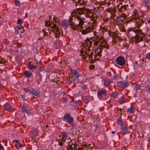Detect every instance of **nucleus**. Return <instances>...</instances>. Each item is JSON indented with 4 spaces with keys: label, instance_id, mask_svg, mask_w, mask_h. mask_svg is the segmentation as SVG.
<instances>
[{
    "label": "nucleus",
    "instance_id": "25",
    "mask_svg": "<svg viewBox=\"0 0 150 150\" xmlns=\"http://www.w3.org/2000/svg\"><path fill=\"white\" fill-rule=\"evenodd\" d=\"M111 81L110 80L108 79H105L104 82V85L106 86H107L110 84Z\"/></svg>",
    "mask_w": 150,
    "mask_h": 150
},
{
    "label": "nucleus",
    "instance_id": "40",
    "mask_svg": "<svg viewBox=\"0 0 150 150\" xmlns=\"http://www.w3.org/2000/svg\"><path fill=\"white\" fill-rule=\"evenodd\" d=\"M15 146L18 149L19 147H18L19 146V147H22V144L18 142V143L16 144Z\"/></svg>",
    "mask_w": 150,
    "mask_h": 150
},
{
    "label": "nucleus",
    "instance_id": "64",
    "mask_svg": "<svg viewBox=\"0 0 150 150\" xmlns=\"http://www.w3.org/2000/svg\"><path fill=\"white\" fill-rule=\"evenodd\" d=\"M79 5V4H78V2H76V6Z\"/></svg>",
    "mask_w": 150,
    "mask_h": 150
},
{
    "label": "nucleus",
    "instance_id": "48",
    "mask_svg": "<svg viewBox=\"0 0 150 150\" xmlns=\"http://www.w3.org/2000/svg\"><path fill=\"white\" fill-rule=\"evenodd\" d=\"M72 149H74L75 150V149L76 148V146L75 144H73L71 146Z\"/></svg>",
    "mask_w": 150,
    "mask_h": 150
},
{
    "label": "nucleus",
    "instance_id": "35",
    "mask_svg": "<svg viewBox=\"0 0 150 150\" xmlns=\"http://www.w3.org/2000/svg\"><path fill=\"white\" fill-rule=\"evenodd\" d=\"M150 4V1H147L145 2L144 6L147 8H149V5Z\"/></svg>",
    "mask_w": 150,
    "mask_h": 150
},
{
    "label": "nucleus",
    "instance_id": "55",
    "mask_svg": "<svg viewBox=\"0 0 150 150\" xmlns=\"http://www.w3.org/2000/svg\"><path fill=\"white\" fill-rule=\"evenodd\" d=\"M89 58L90 59H89L88 60L92 61V62H94V60L92 59V58H91V57H89ZM90 62H91L90 61Z\"/></svg>",
    "mask_w": 150,
    "mask_h": 150
},
{
    "label": "nucleus",
    "instance_id": "29",
    "mask_svg": "<svg viewBox=\"0 0 150 150\" xmlns=\"http://www.w3.org/2000/svg\"><path fill=\"white\" fill-rule=\"evenodd\" d=\"M86 3V1H84V0H79L78 1V4H79V5L83 6L85 5Z\"/></svg>",
    "mask_w": 150,
    "mask_h": 150
},
{
    "label": "nucleus",
    "instance_id": "5",
    "mask_svg": "<svg viewBox=\"0 0 150 150\" xmlns=\"http://www.w3.org/2000/svg\"><path fill=\"white\" fill-rule=\"evenodd\" d=\"M73 18H74L75 19H76L79 21V23L78 24L79 25L82 27L84 23H85V17L82 16L80 15H76Z\"/></svg>",
    "mask_w": 150,
    "mask_h": 150
},
{
    "label": "nucleus",
    "instance_id": "45",
    "mask_svg": "<svg viewBox=\"0 0 150 150\" xmlns=\"http://www.w3.org/2000/svg\"><path fill=\"white\" fill-rule=\"evenodd\" d=\"M23 23V21L21 19H18L17 20V24H20L22 23Z\"/></svg>",
    "mask_w": 150,
    "mask_h": 150
},
{
    "label": "nucleus",
    "instance_id": "61",
    "mask_svg": "<svg viewBox=\"0 0 150 150\" xmlns=\"http://www.w3.org/2000/svg\"><path fill=\"white\" fill-rule=\"evenodd\" d=\"M13 142H16V143H18V142H18V140H13Z\"/></svg>",
    "mask_w": 150,
    "mask_h": 150
},
{
    "label": "nucleus",
    "instance_id": "59",
    "mask_svg": "<svg viewBox=\"0 0 150 150\" xmlns=\"http://www.w3.org/2000/svg\"><path fill=\"white\" fill-rule=\"evenodd\" d=\"M100 40H101L102 41L103 40H105L104 39V38L103 36H101L100 37Z\"/></svg>",
    "mask_w": 150,
    "mask_h": 150
},
{
    "label": "nucleus",
    "instance_id": "15",
    "mask_svg": "<svg viewBox=\"0 0 150 150\" xmlns=\"http://www.w3.org/2000/svg\"><path fill=\"white\" fill-rule=\"evenodd\" d=\"M28 91L30 92V94H31L33 95H35L38 96L39 95L40 93L38 92L33 88H29L28 89Z\"/></svg>",
    "mask_w": 150,
    "mask_h": 150
},
{
    "label": "nucleus",
    "instance_id": "30",
    "mask_svg": "<svg viewBox=\"0 0 150 150\" xmlns=\"http://www.w3.org/2000/svg\"><path fill=\"white\" fill-rule=\"evenodd\" d=\"M133 31L135 32V33H138L139 35L140 34H141L142 33V31L141 30L138 29H133Z\"/></svg>",
    "mask_w": 150,
    "mask_h": 150
},
{
    "label": "nucleus",
    "instance_id": "41",
    "mask_svg": "<svg viewBox=\"0 0 150 150\" xmlns=\"http://www.w3.org/2000/svg\"><path fill=\"white\" fill-rule=\"evenodd\" d=\"M118 123L119 125H120L121 126L122 125L123 122L122 120H121V119H119L118 120Z\"/></svg>",
    "mask_w": 150,
    "mask_h": 150
},
{
    "label": "nucleus",
    "instance_id": "57",
    "mask_svg": "<svg viewBox=\"0 0 150 150\" xmlns=\"http://www.w3.org/2000/svg\"><path fill=\"white\" fill-rule=\"evenodd\" d=\"M0 150H4L3 147L0 144Z\"/></svg>",
    "mask_w": 150,
    "mask_h": 150
},
{
    "label": "nucleus",
    "instance_id": "37",
    "mask_svg": "<svg viewBox=\"0 0 150 150\" xmlns=\"http://www.w3.org/2000/svg\"><path fill=\"white\" fill-rule=\"evenodd\" d=\"M125 98L124 96H122L121 98V99L119 100V103L120 104H122L123 103H125L124 101Z\"/></svg>",
    "mask_w": 150,
    "mask_h": 150
},
{
    "label": "nucleus",
    "instance_id": "23",
    "mask_svg": "<svg viewBox=\"0 0 150 150\" xmlns=\"http://www.w3.org/2000/svg\"><path fill=\"white\" fill-rule=\"evenodd\" d=\"M4 109L6 110H9L11 109V107L8 103H6L4 105Z\"/></svg>",
    "mask_w": 150,
    "mask_h": 150
},
{
    "label": "nucleus",
    "instance_id": "16",
    "mask_svg": "<svg viewBox=\"0 0 150 150\" xmlns=\"http://www.w3.org/2000/svg\"><path fill=\"white\" fill-rule=\"evenodd\" d=\"M71 77L72 79L73 76H75L76 75V78L78 79L79 80V75L78 74V71L75 70H72L71 71Z\"/></svg>",
    "mask_w": 150,
    "mask_h": 150
},
{
    "label": "nucleus",
    "instance_id": "1",
    "mask_svg": "<svg viewBox=\"0 0 150 150\" xmlns=\"http://www.w3.org/2000/svg\"><path fill=\"white\" fill-rule=\"evenodd\" d=\"M85 10V13H86V14L85 15L86 16L87 18H90L92 21H93V23H95L98 18V17L96 13L93 12L92 10L86 8Z\"/></svg>",
    "mask_w": 150,
    "mask_h": 150
},
{
    "label": "nucleus",
    "instance_id": "53",
    "mask_svg": "<svg viewBox=\"0 0 150 150\" xmlns=\"http://www.w3.org/2000/svg\"><path fill=\"white\" fill-rule=\"evenodd\" d=\"M94 66L93 65H91L89 66V68L90 69H93L94 68Z\"/></svg>",
    "mask_w": 150,
    "mask_h": 150
},
{
    "label": "nucleus",
    "instance_id": "42",
    "mask_svg": "<svg viewBox=\"0 0 150 150\" xmlns=\"http://www.w3.org/2000/svg\"><path fill=\"white\" fill-rule=\"evenodd\" d=\"M145 90L146 91L148 92L150 91V86H149V85H147L145 87Z\"/></svg>",
    "mask_w": 150,
    "mask_h": 150
},
{
    "label": "nucleus",
    "instance_id": "54",
    "mask_svg": "<svg viewBox=\"0 0 150 150\" xmlns=\"http://www.w3.org/2000/svg\"><path fill=\"white\" fill-rule=\"evenodd\" d=\"M22 45L20 43H17L16 45V46L17 47H20Z\"/></svg>",
    "mask_w": 150,
    "mask_h": 150
},
{
    "label": "nucleus",
    "instance_id": "47",
    "mask_svg": "<svg viewBox=\"0 0 150 150\" xmlns=\"http://www.w3.org/2000/svg\"><path fill=\"white\" fill-rule=\"evenodd\" d=\"M53 19L54 20V21L55 22H58L59 20L55 16H54L53 17Z\"/></svg>",
    "mask_w": 150,
    "mask_h": 150
},
{
    "label": "nucleus",
    "instance_id": "28",
    "mask_svg": "<svg viewBox=\"0 0 150 150\" xmlns=\"http://www.w3.org/2000/svg\"><path fill=\"white\" fill-rule=\"evenodd\" d=\"M67 139V134L66 133L64 132L62 135V138L61 139V141L62 142H64Z\"/></svg>",
    "mask_w": 150,
    "mask_h": 150
},
{
    "label": "nucleus",
    "instance_id": "26",
    "mask_svg": "<svg viewBox=\"0 0 150 150\" xmlns=\"http://www.w3.org/2000/svg\"><path fill=\"white\" fill-rule=\"evenodd\" d=\"M28 65L29 68L30 69H34L36 68V67L35 66L31 64V62H30L28 63Z\"/></svg>",
    "mask_w": 150,
    "mask_h": 150
},
{
    "label": "nucleus",
    "instance_id": "46",
    "mask_svg": "<svg viewBox=\"0 0 150 150\" xmlns=\"http://www.w3.org/2000/svg\"><path fill=\"white\" fill-rule=\"evenodd\" d=\"M0 60H1V61L0 62L1 63H2L4 62L7 61H6V60L4 58H1V57H0Z\"/></svg>",
    "mask_w": 150,
    "mask_h": 150
},
{
    "label": "nucleus",
    "instance_id": "2",
    "mask_svg": "<svg viewBox=\"0 0 150 150\" xmlns=\"http://www.w3.org/2000/svg\"><path fill=\"white\" fill-rule=\"evenodd\" d=\"M86 8H81L77 9L76 10L73 11L71 14V15L69 17V21L71 22L73 19V17L76 15L83 14L85 13Z\"/></svg>",
    "mask_w": 150,
    "mask_h": 150
},
{
    "label": "nucleus",
    "instance_id": "50",
    "mask_svg": "<svg viewBox=\"0 0 150 150\" xmlns=\"http://www.w3.org/2000/svg\"><path fill=\"white\" fill-rule=\"evenodd\" d=\"M92 128L93 129L94 131H96L97 128H98V127L96 125L95 126H94L93 127H92Z\"/></svg>",
    "mask_w": 150,
    "mask_h": 150
},
{
    "label": "nucleus",
    "instance_id": "3",
    "mask_svg": "<svg viewBox=\"0 0 150 150\" xmlns=\"http://www.w3.org/2000/svg\"><path fill=\"white\" fill-rule=\"evenodd\" d=\"M95 23H93L91 26H88L85 29L82 30L81 33L83 35H85L90 32H93V35H96L97 33L96 32V31H94L95 29L96 28Z\"/></svg>",
    "mask_w": 150,
    "mask_h": 150
},
{
    "label": "nucleus",
    "instance_id": "10",
    "mask_svg": "<svg viewBox=\"0 0 150 150\" xmlns=\"http://www.w3.org/2000/svg\"><path fill=\"white\" fill-rule=\"evenodd\" d=\"M127 5H124L122 6L121 3L118 4L117 6V8L119 12L125 11L127 9Z\"/></svg>",
    "mask_w": 150,
    "mask_h": 150
},
{
    "label": "nucleus",
    "instance_id": "49",
    "mask_svg": "<svg viewBox=\"0 0 150 150\" xmlns=\"http://www.w3.org/2000/svg\"><path fill=\"white\" fill-rule=\"evenodd\" d=\"M55 31H56L55 33H56L57 34L59 35L60 34V32L59 29L57 28L55 30Z\"/></svg>",
    "mask_w": 150,
    "mask_h": 150
},
{
    "label": "nucleus",
    "instance_id": "21",
    "mask_svg": "<svg viewBox=\"0 0 150 150\" xmlns=\"http://www.w3.org/2000/svg\"><path fill=\"white\" fill-rule=\"evenodd\" d=\"M23 74L25 77L29 78L32 74L29 71L25 70L23 72Z\"/></svg>",
    "mask_w": 150,
    "mask_h": 150
},
{
    "label": "nucleus",
    "instance_id": "14",
    "mask_svg": "<svg viewBox=\"0 0 150 150\" xmlns=\"http://www.w3.org/2000/svg\"><path fill=\"white\" fill-rule=\"evenodd\" d=\"M140 19H137L135 21L136 24V25H137V27L139 28L144 23L142 18H141L140 17Z\"/></svg>",
    "mask_w": 150,
    "mask_h": 150
},
{
    "label": "nucleus",
    "instance_id": "51",
    "mask_svg": "<svg viewBox=\"0 0 150 150\" xmlns=\"http://www.w3.org/2000/svg\"><path fill=\"white\" fill-rule=\"evenodd\" d=\"M120 30L122 32H125V31H126L125 29L123 28H121L120 29Z\"/></svg>",
    "mask_w": 150,
    "mask_h": 150
},
{
    "label": "nucleus",
    "instance_id": "43",
    "mask_svg": "<svg viewBox=\"0 0 150 150\" xmlns=\"http://www.w3.org/2000/svg\"><path fill=\"white\" fill-rule=\"evenodd\" d=\"M118 85L120 87L122 88V84H123V82L122 81H120L118 82L117 83Z\"/></svg>",
    "mask_w": 150,
    "mask_h": 150
},
{
    "label": "nucleus",
    "instance_id": "56",
    "mask_svg": "<svg viewBox=\"0 0 150 150\" xmlns=\"http://www.w3.org/2000/svg\"><path fill=\"white\" fill-rule=\"evenodd\" d=\"M112 12L113 13H114L116 12V9L115 8H113L112 9Z\"/></svg>",
    "mask_w": 150,
    "mask_h": 150
},
{
    "label": "nucleus",
    "instance_id": "18",
    "mask_svg": "<svg viewBox=\"0 0 150 150\" xmlns=\"http://www.w3.org/2000/svg\"><path fill=\"white\" fill-rule=\"evenodd\" d=\"M139 17L138 13L136 12H134L132 16V20H135V21L137 19H139Z\"/></svg>",
    "mask_w": 150,
    "mask_h": 150
},
{
    "label": "nucleus",
    "instance_id": "33",
    "mask_svg": "<svg viewBox=\"0 0 150 150\" xmlns=\"http://www.w3.org/2000/svg\"><path fill=\"white\" fill-rule=\"evenodd\" d=\"M15 4L17 6H20L22 4V3L19 0H16L15 1Z\"/></svg>",
    "mask_w": 150,
    "mask_h": 150
},
{
    "label": "nucleus",
    "instance_id": "32",
    "mask_svg": "<svg viewBox=\"0 0 150 150\" xmlns=\"http://www.w3.org/2000/svg\"><path fill=\"white\" fill-rule=\"evenodd\" d=\"M53 23L51 22L50 21L46 20L45 22V25L46 26H50L51 24H52Z\"/></svg>",
    "mask_w": 150,
    "mask_h": 150
},
{
    "label": "nucleus",
    "instance_id": "19",
    "mask_svg": "<svg viewBox=\"0 0 150 150\" xmlns=\"http://www.w3.org/2000/svg\"><path fill=\"white\" fill-rule=\"evenodd\" d=\"M70 26L71 27L70 28L71 29H72L74 30H77L79 27H81V26L79 25H75L73 23H71L70 24Z\"/></svg>",
    "mask_w": 150,
    "mask_h": 150
},
{
    "label": "nucleus",
    "instance_id": "34",
    "mask_svg": "<svg viewBox=\"0 0 150 150\" xmlns=\"http://www.w3.org/2000/svg\"><path fill=\"white\" fill-rule=\"evenodd\" d=\"M141 86L140 84H136L134 86V88L136 91H137L138 89H140Z\"/></svg>",
    "mask_w": 150,
    "mask_h": 150
},
{
    "label": "nucleus",
    "instance_id": "12",
    "mask_svg": "<svg viewBox=\"0 0 150 150\" xmlns=\"http://www.w3.org/2000/svg\"><path fill=\"white\" fill-rule=\"evenodd\" d=\"M116 61L117 63L120 65H123L125 64V61L123 57H118Z\"/></svg>",
    "mask_w": 150,
    "mask_h": 150
},
{
    "label": "nucleus",
    "instance_id": "52",
    "mask_svg": "<svg viewBox=\"0 0 150 150\" xmlns=\"http://www.w3.org/2000/svg\"><path fill=\"white\" fill-rule=\"evenodd\" d=\"M57 25L55 24H53L52 26H51V27L52 28H55L56 27Z\"/></svg>",
    "mask_w": 150,
    "mask_h": 150
},
{
    "label": "nucleus",
    "instance_id": "36",
    "mask_svg": "<svg viewBox=\"0 0 150 150\" xmlns=\"http://www.w3.org/2000/svg\"><path fill=\"white\" fill-rule=\"evenodd\" d=\"M129 84L127 82H123L122 88H125L127 87Z\"/></svg>",
    "mask_w": 150,
    "mask_h": 150
},
{
    "label": "nucleus",
    "instance_id": "58",
    "mask_svg": "<svg viewBox=\"0 0 150 150\" xmlns=\"http://www.w3.org/2000/svg\"><path fill=\"white\" fill-rule=\"evenodd\" d=\"M80 53H81V55H80L81 56H82V55H84L83 54L82 55V54L84 53V51H83V50H80Z\"/></svg>",
    "mask_w": 150,
    "mask_h": 150
},
{
    "label": "nucleus",
    "instance_id": "7",
    "mask_svg": "<svg viewBox=\"0 0 150 150\" xmlns=\"http://www.w3.org/2000/svg\"><path fill=\"white\" fill-rule=\"evenodd\" d=\"M98 47L100 49V50L101 51L104 48L106 49H109V45L106 40H103L100 42Z\"/></svg>",
    "mask_w": 150,
    "mask_h": 150
},
{
    "label": "nucleus",
    "instance_id": "20",
    "mask_svg": "<svg viewBox=\"0 0 150 150\" xmlns=\"http://www.w3.org/2000/svg\"><path fill=\"white\" fill-rule=\"evenodd\" d=\"M121 133L123 134H125L129 133V131L127 130L126 127L123 126L122 128Z\"/></svg>",
    "mask_w": 150,
    "mask_h": 150
},
{
    "label": "nucleus",
    "instance_id": "11",
    "mask_svg": "<svg viewBox=\"0 0 150 150\" xmlns=\"http://www.w3.org/2000/svg\"><path fill=\"white\" fill-rule=\"evenodd\" d=\"M126 17V16L125 14H122L121 15L118 16L116 19V21L119 24V22L120 24H122L123 20L125 19Z\"/></svg>",
    "mask_w": 150,
    "mask_h": 150
},
{
    "label": "nucleus",
    "instance_id": "4",
    "mask_svg": "<svg viewBox=\"0 0 150 150\" xmlns=\"http://www.w3.org/2000/svg\"><path fill=\"white\" fill-rule=\"evenodd\" d=\"M21 111L23 112L24 116H26L31 113L32 108L27 105H24L21 107Z\"/></svg>",
    "mask_w": 150,
    "mask_h": 150
},
{
    "label": "nucleus",
    "instance_id": "44",
    "mask_svg": "<svg viewBox=\"0 0 150 150\" xmlns=\"http://www.w3.org/2000/svg\"><path fill=\"white\" fill-rule=\"evenodd\" d=\"M110 35H112L113 38H115L117 35L115 33H112L110 34Z\"/></svg>",
    "mask_w": 150,
    "mask_h": 150
},
{
    "label": "nucleus",
    "instance_id": "60",
    "mask_svg": "<svg viewBox=\"0 0 150 150\" xmlns=\"http://www.w3.org/2000/svg\"><path fill=\"white\" fill-rule=\"evenodd\" d=\"M108 12H110L111 14H113V13L112 12V10L111 9H108Z\"/></svg>",
    "mask_w": 150,
    "mask_h": 150
},
{
    "label": "nucleus",
    "instance_id": "63",
    "mask_svg": "<svg viewBox=\"0 0 150 150\" xmlns=\"http://www.w3.org/2000/svg\"><path fill=\"white\" fill-rule=\"evenodd\" d=\"M107 5L108 6H109L110 4V2H108L107 3Z\"/></svg>",
    "mask_w": 150,
    "mask_h": 150
},
{
    "label": "nucleus",
    "instance_id": "31",
    "mask_svg": "<svg viewBox=\"0 0 150 150\" xmlns=\"http://www.w3.org/2000/svg\"><path fill=\"white\" fill-rule=\"evenodd\" d=\"M135 108L134 107H132L131 108H128L127 111L130 113L133 112L135 110Z\"/></svg>",
    "mask_w": 150,
    "mask_h": 150
},
{
    "label": "nucleus",
    "instance_id": "8",
    "mask_svg": "<svg viewBox=\"0 0 150 150\" xmlns=\"http://www.w3.org/2000/svg\"><path fill=\"white\" fill-rule=\"evenodd\" d=\"M144 36V34L142 33L139 34H137L135 35V37L134 38V40L136 42H138L142 41L143 40V38Z\"/></svg>",
    "mask_w": 150,
    "mask_h": 150
},
{
    "label": "nucleus",
    "instance_id": "6",
    "mask_svg": "<svg viewBox=\"0 0 150 150\" xmlns=\"http://www.w3.org/2000/svg\"><path fill=\"white\" fill-rule=\"evenodd\" d=\"M100 42L99 36L98 35H97L95 37L93 38L92 39L91 41H90L89 43L91 46H92V45L96 46Z\"/></svg>",
    "mask_w": 150,
    "mask_h": 150
},
{
    "label": "nucleus",
    "instance_id": "39",
    "mask_svg": "<svg viewBox=\"0 0 150 150\" xmlns=\"http://www.w3.org/2000/svg\"><path fill=\"white\" fill-rule=\"evenodd\" d=\"M10 50L12 52H16L17 50V48L15 46L12 47L10 48Z\"/></svg>",
    "mask_w": 150,
    "mask_h": 150
},
{
    "label": "nucleus",
    "instance_id": "24",
    "mask_svg": "<svg viewBox=\"0 0 150 150\" xmlns=\"http://www.w3.org/2000/svg\"><path fill=\"white\" fill-rule=\"evenodd\" d=\"M32 134V136L33 137H34L35 136L38 135L39 134V133L37 130L36 129H34L33 131Z\"/></svg>",
    "mask_w": 150,
    "mask_h": 150
},
{
    "label": "nucleus",
    "instance_id": "9",
    "mask_svg": "<svg viewBox=\"0 0 150 150\" xmlns=\"http://www.w3.org/2000/svg\"><path fill=\"white\" fill-rule=\"evenodd\" d=\"M63 120L65 121L68 122L69 124L72 123L73 120V118L71 117L69 114H67L64 115Z\"/></svg>",
    "mask_w": 150,
    "mask_h": 150
},
{
    "label": "nucleus",
    "instance_id": "17",
    "mask_svg": "<svg viewBox=\"0 0 150 150\" xmlns=\"http://www.w3.org/2000/svg\"><path fill=\"white\" fill-rule=\"evenodd\" d=\"M105 92L103 90H100L98 92V97L99 98H103L105 95Z\"/></svg>",
    "mask_w": 150,
    "mask_h": 150
},
{
    "label": "nucleus",
    "instance_id": "62",
    "mask_svg": "<svg viewBox=\"0 0 150 150\" xmlns=\"http://www.w3.org/2000/svg\"><path fill=\"white\" fill-rule=\"evenodd\" d=\"M59 144L60 146H62L63 145V143L62 142H59Z\"/></svg>",
    "mask_w": 150,
    "mask_h": 150
},
{
    "label": "nucleus",
    "instance_id": "27",
    "mask_svg": "<svg viewBox=\"0 0 150 150\" xmlns=\"http://www.w3.org/2000/svg\"><path fill=\"white\" fill-rule=\"evenodd\" d=\"M118 95V93L117 92H113L111 94V96L113 99L115 98Z\"/></svg>",
    "mask_w": 150,
    "mask_h": 150
},
{
    "label": "nucleus",
    "instance_id": "38",
    "mask_svg": "<svg viewBox=\"0 0 150 150\" xmlns=\"http://www.w3.org/2000/svg\"><path fill=\"white\" fill-rule=\"evenodd\" d=\"M17 29V30H18L19 29H22L23 30H22V33H23V30H24V29H23V26L22 25H20L19 26H18L16 27Z\"/></svg>",
    "mask_w": 150,
    "mask_h": 150
},
{
    "label": "nucleus",
    "instance_id": "22",
    "mask_svg": "<svg viewBox=\"0 0 150 150\" xmlns=\"http://www.w3.org/2000/svg\"><path fill=\"white\" fill-rule=\"evenodd\" d=\"M62 26L63 27H64L65 28L67 27L69 24V21H64L62 22Z\"/></svg>",
    "mask_w": 150,
    "mask_h": 150
},
{
    "label": "nucleus",
    "instance_id": "13",
    "mask_svg": "<svg viewBox=\"0 0 150 150\" xmlns=\"http://www.w3.org/2000/svg\"><path fill=\"white\" fill-rule=\"evenodd\" d=\"M141 18H142L144 20V22L146 24H148L150 23V17L145 14H142L140 16Z\"/></svg>",
    "mask_w": 150,
    "mask_h": 150
}]
</instances>
